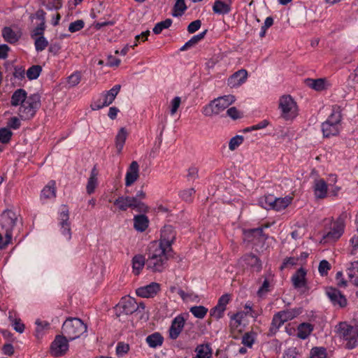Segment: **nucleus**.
<instances>
[{
  "label": "nucleus",
  "instance_id": "nucleus-1",
  "mask_svg": "<svg viewBox=\"0 0 358 358\" xmlns=\"http://www.w3.org/2000/svg\"><path fill=\"white\" fill-rule=\"evenodd\" d=\"M170 251L162 248L157 241L152 242L149 247L147 266L152 271L161 272L165 268Z\"/></svg>",
  "mask_w": 358,
  "mask_h": 358
},
{
  "label": "nucleus",
  "instance_id": "nucleus-2",
  "mask_svg": "<svg viewBox=\"0 0 358 358\" xmlns=\"http://www.w3.org/2000/svg\"><path fill=\"white\" fill-rule=\"evenodd\" d=\"M336 336L343 343L348 349H353L357 345L358 332L347 322H340L335 327Z\"/></svg>",
  "mask_w": 358,
  "mask_h": 358
},
{
  "label": "nucleus",
  "instance_id": "nucleus-3",
  "mask_svg": "<svg viewBox=\"0 0 358 358\" xmlns=\"http://www.w3.org/2000/svg\"><path fill=\"white\" fill-rule=\"evenodd\" d=\"M235 101V96L231 94L217 97L203 108L202 113L205 116L218 115L234 103Z\"/></svg>",
  "mask_w": 358,
  "mask_h": 358
},
{
  "label": "nucleus",
  "instance_id": "nucleus-4",
  "mask_svg": "<svg viewBox=\"0 0 358 358\" xmlns=\"http://www.w3.org/2000/svg\"><path fill=\"white\" fill-rule=\"evenodd\" d=\"M345 227V223L343 217L340 216L336 220H331L329 226L324 229L322 241L324 243L336 241L343 234Z\"/></svg>",
  "mask_w": 358,
  "mask_h": 358
},
{
  "label": "nucleus",
  "instance_id": "nucleus-5",
  "mask_svg": "<svg viewBox=\"0 0 358 358\" xmlns=\"http://www.w3.org/2000/svg\"><path fill=\"white\" fill-rule=\"evenodd\" d=\"M86 331V324L78 318H69L62 325V334L70 341L79 338Z\"/></svg>",
  "mask_w": 358,
  "mask_h": 358
},
{
  "label": "nucleus",
  "instance_id": "nucleus-6",
  "mask_svg": "<svg viewBox=\"0 0 358 358\" xmlns=\"http://www.w3.org/2000/svg\"><path fill=\"white\" fill-rule=\"evenodd\" d=\"M278 108L281 117L286 120H292L298 115V107L296 103L289 95H283L280 97Z\"/></svg>",
  "mask_w": 358,
  "mask_h": 358
},
{
  "label": "nucleus",
  "instance_id": "nucleus-7",
  "mask_svg": "<svg viewBox=\"0 0 358 358\" xmlns=\"http://www.w3.org/2000/svg\"><path fill=\"white\" fill-rule=\"evenodd\" d=\"M40 106L39 95L37 94H31L27 97L24 103L20 106L19 115L22 119L29 120L35 115Z\"/></svg>",
  "mask_w": 358,
  "mask_h": 358
},
{
  "label": "nucleus",
  "instance_id": "nucleus-8",
  "mask_svg": "<svg viewBox=\"0 0 358 358\" xmlns=\"http://www.w3.org/2000/svg\"><path fill=\"white\" fill-rule=\"evenodd\" d=\"M120 85H115L110 90L102 92L100 96L92 103V109L96 110L110 105L120 92Z\"/></svg>",
  "mask_w": 358,
  "mask_h": 358
},
{
  "label": "nucleus",
  "instance_id": "nucleus-9",
  "mask_svg": "<svg viewBox=\"0 0 358 358\" xmlns=\"http://www.w3.org/2000/svg\"><path fill=\"white\" fill-rule=\"evenodd\" d=\"M341 115L339 111H333L327 120L322 124L324 137L337 135L340 131Z\"/></svg>",
  "mask_w": 358,
  "mask_h": 358
},
{
  "label": "nucleus",
  "instance_id": "nucleus-10",
  "mask_svg": "<svg viewBox=\"0 0 358 358\" xmlns=\"http://www.w3.org/2000/svg\"><path fill=\"white\" fill-rule=\"evenodd\" d=\"M17 220V214L11 210H6L1 214L0 224L5 231L6 237L8 241L13 238V231L16 225Z\"/></svg>",
  "mask_w": 358,
  "mask_h": 358
},
{
  "label": "nucleus",
  "instance_id": "nucleus-11",
  "mask_svg": "<svg viewBox=\"0 0 358 358\" xmlns=\"http://www.w3.org/2000/svg\"><path fill=\"white\" fill-rule=\"evenodd\" d=\"M69 341L64 334L56 336L50 345V354L57 357L64 355L69 350Z\"/></svg>",
  "mask_w": 358,
  "mask_h": 358
},
{
  "label": "nucleus",
  "instance_id": "nucleus-12",
  "mask_svg": "<svg viewBox=\"0 0 358 358\" xmlns=\"http://www.w3.org/2000/svg\"><path fill=\"white\" fill-rule=\"evenodd\" d=\"M301 308H293L280 311L273 316L272 324L279 328L285 322L292 320L301 313Z\"/></svg>",
  "mask_w": 358,
  "mask_h": 358
},
{
  "label": "nucleus",
  "instance_id": "nucleus-13",
  "mask_svg": "<svg viewBox=\"0 0 358 358\" xmlns=\"http://www.w3.org/2000/svg\"><path fill=\"white\" fill-rule=\"evenodd\" d=\"M69 218V209L66 206H62L60 208L59 213V227L60 232L66 241H69L71 238V226Z\"/></svg>",
  "mask_w": 358,
  "mask_h": 358
},
{
  "label": "nucleus",
  "instance_id": "nucleus-14",
  "mask_svg": "<svg viewBox=\"0 0 358 358\" xmlns=\"http://www.w3.org/2000/svg\"><path fill=\"white\" fill-rule=\"evenodd\" d=\"M188 317L189 314L185 313L177 315L173 320L169 329V336L171 339H176L179 336Z\"/></svg>",
  "mask_w": 358,
  "mask_h": 358
},
{
  "label": "nucleus",
  "instance_id": "nucleus-15",
  "mask_svg": "<svg viewBox=\"0 0 358 358\" xmlns=\"http://www.w3.org/2000/svg\"><path fill=\"white\" fill-rule=\"evenodd\" d=\"M306 274V270L303 268H300L291 278L293 287L303 293L308 289Z\"/></svg>",
  "mask_w": 358,
  "mask_h": 358
},
{
  "label": "nucleus",
  "instance_id": "nucleus-16",
  "mask_svg": "<svg viewBox=\"0 0 358 358\" xmlns=\"http://www.w3.org/2000/svg\"><path fill=\"white\" fill-rule=\"evenodd\" d=\"M176 234L171 226H165L161 231V238L157 241L162 248L169 251H171V244L175 240Z\"/></svg>",
  "mask_w": 358,
  "mask_h": 358
},
{
  "label": "nucleus",
  "instance_id": "nucleus-17",
  "mask_svg": "<svg viewBox=\"0 0 358 358\" xmlns=\"http://www.w3.org/2000/svg\"><path fill=\"white\" fill-rule=\"evenodd\" d=\"M117 308L126 315H130L138 310V306L134 298L127 296L122 298Z\"/></svg>",
  "mask_w": 358,
  "mask_h": 358
},
{
  "label": "nucleus",
  "instance_id": "nucleus-18",
  "mask_svg": "<svg viewBox=\"0 0 358 358\" xmlns=\"http://www.w3.org/2000/svg\"><path fill=\"white\" fill-rule=\"evenodd\" d=\"M248 77V73L246 70H238L228 78L227 85L231 88H238L246 82Z\"/></svg>",
  "mask_w": 358,
  "mask_h": 358
},
{
  "label": "nucleus",
  "instance_id": "nucleus-19",
  "mask_svg": "<svg viewBox=\"0 0 358 358\" xmlns=\"http://www.w3.org/2000/svg\"><path fill=\"white\" fill-rule=\"evenodd\" d=\"M135 199L131 198L129 196H119L114 201V205H115L117 208L120 210L124 211L128 208H132L138 212V208H141V205H136Z\"/></svg>",
  "mask_w": 358,
  "mask_h": 358
},
{
  "label": "nucleus",
  "instance_id": "nucleus-20",
  "mask_svg": "<svg viewBox=\"0 0 358 358\" xmlns=\"http://www.w3.org/2000/svg\"><path fill=\"white\" fill-rule=\"evenodd\" d=\"M326 294L334 306H338L339 307L346 306L347 300L345 297L337 289L328 287L326 289Z\"/></svg>",
  "mask_w": 358,
  "mask_h": 358
},
{
  "label": "nucleus",
  "instance_id": "nucleus-21",
  "mask_svg": "<svg viewBox=\"0 0 358 358\" xmlns=\"http://www.w3.org/2000/svg\"><path fill=\"white\" fill-rule=\"evenodd\" d=\"M139 178V165L137 162H132L128 167L125 175V186H131Z\"/></svg>",
  "mask_w": 358,
  "mask_h": 358
},
{
  "label": "nucleus",
  "instance_id": "nucleus-22",
  "mask_svg": "<svg viewBox=\"0 0 358 358\" xmlns=\"http://www.w3.org/2000/svg\"><path fill=\"white\" fill-rule=\"evenodd\" d=\"M159 289V284L157 282H151L148 285L136 289V294L137 296L142 298H150L155 296Z\"/></svg>",
  "mask_w": 358,
  "mask_h": 358
},
{
  "label": "nucleus",
  "instance_id": "nucleus-23",
  "mask_svg": "<svg viewBox=\"0 0 358 358\" xmlns=\"http://www.w3.org/2000/svg\"><path fill=\"white\" fill-rule=\"evenodd\" d=\"M313 189L315 196L317 199H323L327 195L329 187L324 179L318 178L315 180Z\"/></svg>",
  "mask_w": 358,
  "mask_h": 358
},
{
  "label": "nucleus",
  "instance_id": "nucleus-24",
  "mask_svg": "<svg viewBox=\"0 0 358 358\" xmlns=\"http://www.w3.org/2000/svg\"><path fill=\"white\" fill-rule=\"evenodd\" d=\"M231 3L232 0H215L213 10L219 15L228 14L231 10Z\"/></svg>",
  "mask_w": 358,
  "mask_h": 358
},
{
  "label": "nucleus",
  "instance_id": "nucleus-25",
  "mask_svg": "<svg viewBox=\"0 0 358 358\" xmlns=\"http://www.w3.org/2000/svg\"><path fill=\"white\" fill-rule=\"evenodd\" d=\"M56 197V182L54 180L50 181L44 187L41 193V199L43 201L54 199Z\"/></svg>",
  "mask_w": 358,
  "mask_h": 358
},
{
  "label": "nucleus",
  "instance_id": "nucleus-26",
  "mask_svg": "<svg viewBox=\"0 0 358 358\" xmlns=\"http://www.w3.org/2000/svg\"><path fill=\"white\" fill-rule=\"evenodd\" d=\"M3 39L10 43H16L21 37V32L19 30H13L10 27H4L2 30Z\"/></svg>",
  "mask_w": 358,
  "mask_h": 358
},
{
  "label": "nucleus",
  "instance_id": "nucleus-27",
  "mask_svg": "<svg viewBox=\"0 0 358 358\" xmlns=\"http://www.w3.org/2000/svg\"><path fill=\"white\" fill-rule=\"evenodd\" d=\"M98 175V171L96 170V167H94L90 172V176L87 180L86 185V191L88 194H93L97 187L99 183Z\"/></svg>",
  "mask_w": 358,
  "mask_h": 358
},
{
  "label": "nucleus",
  "instance_id": "nucleus-28",
  "mask_svg": "<svg viewBox=\"0 0 358 358\" xmlns=\"http://www.w3.org/2000/svg\"><path fill=\"white\" fill-rule=\"evenodd\" d=\"M128 134L129 133L124 127L118 130L115 138V148L118 153L122 152Z\"/></svg>",
  "mask_w": 358,
  "mask_h": 358
},
{
  "label": "nucleus",
  "instance_id": "nucleus-29",
  "mask_svg": "<svg viewBox=\"0 0 358 358\" xmlns=\"http://www.w3.org/2000/svg\"><path fill=\"white\" fill-rule=\"evenodd\" d=\"M35 325V336L38 339L41 338L50 328V324L48 321L40 319L36 320Z\"/></svg>",
  "mask_w": 358,
  "mask_h": 358
},
{
  "label": "nucleus",
  "instance_id": "nucleus-30",
  "mask_svg": "<svg viewBox=\"0 0 358 358\" xmlns=\"http://www.w3.org/2000/svg\"><path fill=\"white\" fill-rule=\"evenodd\" d=\"M306 85L316 91H322L329 86L328 80L325 78L308 79Z\"/></svg>",
  "mask_w": 358,
  "mask_h": 358
},
{
  "label": "nucleus",
  "instance_id": "nucleus-31",
  "mask_svg": "<svg viewBox=\"0 0 358 358\" xmlns=\"http://www.w3.org/2000/svg\"><path fill=\"white\" fill-rule=\"evenodd\" d=\"M245 265L250 267L253 271H259L262 268V262L259 259L254 255H247L243 258Z\"/></svg>",
  "mask_w": 358,
  "mask_h": 358
},
{
  "label": "nucleus",
  "instance_id": "nucleus-32",
  "mask_svg": "<svg viewBox=\"0 0 358 358\" xmlns=\"http://www.w3.org/2000/svg\"><path fill=\"white\" fill-rule=\"evenodd\" d=\"M195 353L193 358H210L213 352L209 344H201L196 348Z\"/></svg>",
  "mask_w": 358,
  "mask_h": 358
},
{
  "label": "nucleus",
  "instance_id": "nucleus-33",
  "mask_svg": "<svg viewBox=\"0 0 358 358\" xmlns=\"http://www.w3.org/2000/svg\"><path fill=\"white\" fill-rule=\"evenodd\" d=\"M347 274L351 283L358 287V261L350 263Z\"/></svg>",
  "mask_w": 358,
  "mask_h": 358
},
{
  "label": "nucleus",
  "instance_id": "nucleus-34",
  "mask_svg": "<svg viewBox=\"0 0 358 358\" xmlns=\"http://www.w3.org/2000/svg\"><path fill=\"white\" fill-rule=\"evenodd\" d=\"M149 220L144 215H136L134 217V227L138 231H144L148 227Z\"/></svg>",
  "mask_w": 358,
  "mask_h": 358
},
{
  "label": "nucleus",
  "instance_id": "nucleus-35",
  "mask_svg": "<svg viewBox=\"0 0 358 358\" xmlns=\"http://www.w3.org/2000/svg\"><path fill=\"white\" fill-rule=\"evenodd\" d=\"M145 266V257L143 255H135L132 259V272L138 275Z\"/></svg>",
  "mask_w": 358,
  "mask_h": 358
},
{
  "label": "nucleus",
  "instance_id": "nucleus-36",
  "mask_svg": "<svg viewBox=\"0 0 358 358\" xmlns=\"http://www.w3.org/2000/svg\"><path fill=\"white\" fill-rule=\"evenodd\" d=\"M146 343L149 347L156 348L160 347L163 344L164 338L162 336L158 333H153L146 338Z\"/></svg>",
  "mask_w": 358,
  "mask_h": 358
},
{
  "label": "nucleus",
  "instance_id": "nucleus-37",
  "mask_svg": "<svg viewBox=\"0 0 358 358\" xmlns=\"http://www.w3.org/2000/svg\"><path fill=\"white\" fill-rule=\"evenodd\" d=\"M27 97L26 92L22 89H19L12 95L11 104L14 106H21L27 100Z\"/></svg>",
  "mask_w": 358,
  "mask_h": 358
},
{
  "label": "nucleus",
  "instance_id": "nucleus-38",
  "mask_svg": "<svg viewBox=\"0 0 358 358\" xmlns=\"http://www.w3.org/2000/svg\"><path fill=\"white\" fill-rule=\"evenodd\" d=\"M131 198L135 199L134 203L136 205H141V208H138V212L146 213L149 210L148 206L145 203L141 201L143 199L146 198V194L143 189L138 190L136 195L131 196Z\"/></svg>",
  "mask_w": 358,
  "mask_h": 358
},
{
  "label": "nucleus",
  "instance_id": "nucleus-39",
  "mask_svg": "<svg viewBox=\"0 0 358 358\" xmlns=\"http://www.w3.org/2000/svg\"><path fill=\"white\" fill-rule=\"evenodd\" d=\"M292 197L285 196L283 198H275L273 202V207H272L273 210L280 211L286 208L292 202Z\"/></svg>",
  "mask_w": 358,
  "mask_h": 358
},
{
  "label": "nucleus",
  "instance_id": "nucleus-40",
  "mask_svg": "<svg viewBox=\"0 0 358 358\" xmlns=\"http://www.w3.org/2000/svg\"><path fill=\"white\" fill-rule=\"evenodd\" d=\"M313 330V326L310 323H302L297 329V336L301 339L307 338Z\"/></svg>",
  "mask_w": 358,
  "mask_h": 358
},
{
  "label": "nucleus",
  "instance_id": "nucleus-41",
  "mask_svg": "<svg viewBox=\"0 0 358 358\" xmlns=\"http://www.w3.org/2000/svg\"><path fill=\"white\" fill-rule=\"evenodd\" d=\"M177 294L180 296V298L185 302L199 303L200 301L199 296L197 294H196L192 292H185V291H183L181 289H178Z\"/></svg>",
  "mask_w": 358,
  "mask_h": 358
},
{
  "label": "nucleus",
  "instance_id": "nucleus-42",
  "mask_svg": "<svg viewBox=\"0 0 358 358\" xmlns=\"http://www.w3.org/2000/svg\"><path fill=\"white\" fill-rule=\"evenodd\" d=\"M328 187H329V193L331 196H336L339 191L341 190V187L336 185L337 182V176L334 174H331L328 178Z\"/></svg>",
  "mask_w": 358,
  "mask_h": 358
},
{
  "label": "nucleus",
  "instance_id": "nucleus-43",
  "mask_svg": "<svg viewBox=\"0 0 358 358\" xmlns=\"http://www.w3.org/2000/svg\"><path fill=\"white\" fill-rule=\"evenodd\" d=\"M206 31H204L197 35L192 37L188 41H187L180 48L181 51H185L189 49V48L196 45L199 41H200L205 36Z\"/></svg>",
  "mask_w": 358,
  "mask_h": 358
},
{
  "label": "nucleus",
  "instance_id": "nucleus-44",
  "mask_svg": "<svg viewBox=\"0 0 358 358\" xmlns=\"http://www.w3.org/2000/svg\"><path fill=\"white\" fill-rule=\"evenodd\" d=\"M190 313L198 319H203L208 312V309L203 306H195L189 308Z\"/></svg>",
  "mask_w": 358,
  "mask_h": 358
},
{
  "label": "nucleus",
  "instance_id": "nucleus-45",
  "mask_svg": "<svg viewBox=\"0 0 358 358\" xmlns=\"http://www.w3.org/2000/svg\"><path fill=\"white\" fill-rule=\"evenodd\" d=\"M182 103L181 97L174 96L169 103V114L171 116H174L178 110L179 109Z\"/></svg>",
  "mask_w": 358,
  "mask_h": 358
},
{
  "label": "nucleus",
  "instance_id": "nucleus-46",
  "mask_svg": "<svg viewBox=\"0 0 358 358\" xmlns=\"http://www.w3.org/2000/svg\"><path fill=\"white\" fill-rule=\"evenodd\" d=\"M274 201L275 196L272 194H269L262 197L259 200V203L262 208L270 210L272 209V207H273V204Z\"/></svg>",
  "mask_w": 358,
  "mask_h": 358
},
{
  "label": "nucleus",
  "instance_id": "nucleus-47",
  "mask_svg": "<svg viewBox=\"0 0 358 358\" xmlns=\"http://www.w3.org/2000/svg\"><path fill=\"white\" fill-rule=\"evenodd\" d=\"M244 317L245 313L242 311L234 315L231 317L230 327L234 329H238L239 327H241L242 320H243Z\"/></svg>",
  "mask_w": 358,
  "mask_h": 358
},
{
  "label": "nucleus",
  "instance_id": "nucleus-48",
  "mask_svg": "<svg viewBox=\"0 0 358 358\" xmlns=\"http://www.w3.org/2000/svg\"><path fill=\"white\" fill-rule=\"evenodd\" d=\"M42 71V68L39 65H34L29 67L27 71V76L29 80H35L38 78Z\"/></svg>",
  "mask_w": 358,
  "mask_h": 358
},
{
  "label": "nucleus",
  "instance_id": "nucleus-49",
  "mask_svg": "<svg viewBox=\"0 0 358 358\" xmlns=\"http://www.w3.org/2000/svg\"><path fill=\"white\" fill-rule=\"evenodd\" d=\"M33 38L34 39V46L36 52H42L48 47V41L43 36Z\"/></svg>",
  "mask_w": 358,
  "mask_h": 358
},
{
  "label": "nucleus",
  "instance_id": "nucleus-50",
  "mask_svg": "<svg viewBox=\"0 0 358 358\" xmlns=\"http://www.w3.org/2000/svg\"><path fill=\"white\" fill-rule=\"evenodd\" d=\"M186 9L185 0H177L173 8V15L175 17L181 16Z\"/></svg>",
  "mask_w": 358,
  "mask_h": 358
},
{
  "label": "nucleus",
  "instance_id": "nucleus-51",
  "mask_svg": "<svg viewBox=\"0 0 358 358\" xmlns=\"http://www.w3.org/2000/svg\"><path fill=\"white\" fill-rule=\"evenodd\" d=\"M244 141V137L241 135H236L232 137L229 142V149L231 151L236 150Z\"/></svg>",
  "mask_w": 358,
  "mask_h": 358
},
{
  "label": "nucleus",
  "instance_id": "nucleus-52",
  "mask_svg": "<svg viewBox=\"0 0 358 358\" xmlns=\"http://www.w3.org/2000/svg\"><path fill=\"white\" fill-rule=\"evenodd\" d=\"M172 20L171 19H166L164 21L159 22L156 24L152 31L155 34H160L164 29H168L171 27Z\"/></svg>",
  "mask_w": 358,
  "mask_h": 358
},
{
  "label": "nucleus",
  "instance_id": "nucleus-53",
  "mask_svg": "<svg viewBox=\"0 0 358 358\" xmlns=\"http://www.w3.org/2000/svg\"><path fill=\"white\" fill-rule=\"evenodd\" d=\"M310 358H327V351L323 347L313 348L310 353Z\"/></svg>",
  "mask_w": 358,
  "mask_h": 358
},
{
  "label": "nucleus",
  "instance_id": "nucleus-54",
  "mask_svg": "<svg viewBox=\"0 0 358 358\" xmlns=\"http://www.w3.org/2000/svg\"><path fill=\"white\" fill-rule=\"evenodd\" d=\"M9 320L13 329L18 333L22 334L24 331V324L20 319L13 318L11 315L9 316Z\"/></svg>",
  "mask_w": 358,
  "mask_h": 358
},
{
  "label": "nucleus",
  "instance_id": "nucleus-55",
  "mask_svg": "<svg viewBox=\"0 0 358 358\" xmlns=\"http://www.w3.org/2000/svg\"><path fill=\"white\" fill-rule=\"evenodd\" d=\"M255 342V334L252 332L245 333L242 338V343L248 347L252 348Z\"/></svg>",
  "mask_w": 358,
  "mask_h": 358
},
{
  "label": "nucleus",
  "instance_id": "nucleus-56",
  "mask_svg": "<svg viewBox=\"0 0 358 358\" xmlns=\"http://www.w3.org/2000/svg\"><path fill=\"white\" fill-rule=\"evenodd\" d=\"M45 29V22H41L32 31L31 34V38L39 37L43 36Z\"/></svg>",
  "mask_w": 358,
  "mask_h": 358
},
{
  "label": "nucleus",
  "instance_id": "nucleus-57",
  "mask_svg": "<svg viewBox=\"0 0 358 358\" xmlns=\"http://www.w3.org/2000/svg\"><path fill=\"white\" fill-rule=\"evenodd\" d=\"M85 26V22L83 20H77L71 23L69 26V31L71 33H74L81 30Z\"/></svg>",
  "mask_w": 358,
  "mask_h": 358
},
{
  "label": "nucleus",
  "instance_id": "nucleus-58",
  "mask_svg": "<svg viewBox=\"0 0 358 358\" xmlns=\"http://www.w3.org/2000/svg\"><path fill=\"white\" fill-rule=\"evenodd\" d=\"M80 73L79 72H75L68 77L67 84L69 87H74L80 83Z\"/></svg>",
  "mask_w": 358,
  "mask_h": 358
},
{
  "label": "nucleus",
  "instance_id": "nucleus-59",
  "mask_svg": "<svg viewBox=\"0 0 358 358\" xmlns=\"http://www.w3.org/2000/svg\"><path fill=\"white\" fill-rule=\"evenodd\" d=\"M331 268L330 264L327 260H322L318 266V271L322 276L327 275Z\"/></svg>",
  "mask_w": 358,
  "mask_h": 358
},
{
  "label": "nucleus",
  "instance_id": "nucleus-60",
  "mask_svg": "<svg viewBox=\"0 0 358 358\" xmlns=\"http://www.w3.org/2000/svg\"><path fill=\"white\" fill-rule=\"evenodd\" d=\"M129 350V345L127 343L120 342L116 346V353L119 357L126 355Z\"/></svg>",
  "mask_w": 358,
  "mask_h": 358
},
{
  "label": "nucleus",
  "instance_id": "nucleus-61",
  "mask_svg": "<svg viewBox=\"0 0 358 358\" xmlns=\"http://www.w3.org/2000/svg\"><path fill=\"white\" fill-rule=\"evenodd\" d=\"M12 136V132L9 129L2 128L0 129V141L3 143H8Z\"/></svg>",
  "mask_w": 358,
  "mask_h": 358
},
{
  "label": "nucleus",
  "instance_id": "nucleus-62",
  "mask_svg": "<svg viewBox=\"0 0 358 358\" xmlns=\"http://www.w3.org/2000/svg\"><path fill=\"white\" fill-rule=\"evenodd\" d=\"M195 193L194 188H189L182 191L180 194V196L185 201H191L192 197Z\"/></svg>",
  "mask_w": 358,
  "mask_h": 358
},
{
  "label": "nucleus",
  "instance_id": "nucleus-63",
  "mask_svg": "<svg viewBox=\"0 0 358 358\" xmlns=\"http://www.w3.org/2000/svg\"><path fill=\"white\" fill-rule=\"evenodd\" d=\"M224 311V309L215 306L210 310V315L216 320H219L223 317Z\"/></svg>",
  "mask_w": 358,
  "mask_h": 358
},
{
  "label": "nucleus",
  "instance_id": "nucleus-64",
  "mask_svg": "<svg viewBox=\"0 0 358 358\" xmlns=\"http://www.w3.org/2000/svg\"><path fill=\"white\" fill-rule=\"evenodd\" d=\"M273 24V19L271 17H267L264 21V25L261 28L259 36L261 38L264 37L267 29L271 27Z\"/></svg>",
  "mask_w": 358,
  "mask_h": 358
}]
</instances>
